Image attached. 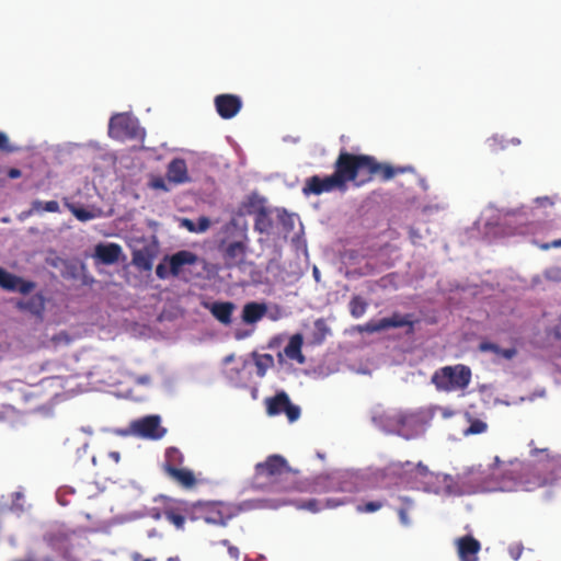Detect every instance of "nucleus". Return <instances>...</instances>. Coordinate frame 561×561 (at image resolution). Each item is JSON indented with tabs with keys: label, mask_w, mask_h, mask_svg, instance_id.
I'll return each instance as SVG.
<instances>
[{
	"label": "nucleus",
	"mask_w": 561,
	"mask_h": 561,
	"mask_svg": "<svg viewBox=\"0 0 561 561\" xmlns=\"http://www.w3.org/2000/svg\"><path fill=\"white\" fill-rule=\"evenodd\" d=\"M337 160L346 183L354 182L356 186L370 182L375 176L387 182L398 174L415 172L412 165L392 167L389 163L378 162L373 156L354 154L345 150L339 153Z\"/></svg>",
	"instance_id": "1"
},
{
	"label": "nucleus",
	"mask_w": 561,
	"mask_h": 561,
	"mask_svg": "<svg viewBox=\"0 0 561 561\" xmlns=\"http://www.w3.org/2000/svg\"><path fill=\"white\" fill-rule=\"evenodd\" d=\"M287 460L280 455H271L254 468L253 485L272 492L304 491Z\"/></svg>",
	"instance_id": "2"
},
{
	"label": "nucleus",
	"mask_w": 561,
	"mask_h": 561,
	"mask_svg": "<svg viewBox=\"0 0 561 561\" xmlns=\"http://www.w3.org/2000/svg\"><path fill=\"white\" fill-rule=\"evenodd\" d=\"M547 478L542 477L533 466L520 461H512L503 471L501 490L507 492H531L547 484Z\"/></svg>",
	"instance_id": "3"
},
{
	"label": "nucleus",
	"mask_w": 561,
	"mask_h": 561,
	"mask_svg": "<svg viewBox=\"0 0 561 561\" xmlns=\"http://www.w3.org/2000/svg\"><path fill=\"white\" fill-rule=\"evenodd\" d=\"M225 232L228 237L220 242L225 266L239 267L244 263L248 251L247 229L239 227L236 220H231L225 226Z\"/></svg>",
	"instance_id": "4"
},
{
	"label": "nucleus",
	"mask_w": 561,
	"mask_h": 561,
	"mask_svg": "<svg viewBox=\"0 0 561 561\" xmlns=\"http://www.w3.org/2000/svg\"><path fill=\"white\" fill-rule=\"evenodd\" d=\"M431 381L438 391L465 390L471 381V369L462 364L444 366L434 371Z\"/></svg>",
	"instance_id": "5"
},
{
	"label": "nucleus",
	"mask_w": 561,
	"mask_h": 561,
	"mask_svg": "<svg viewBox=\"0 0 561 561\" xmlns=\"http://www.w3.org/2000/svg\"><path fill=\"white\" fill-rule=\"evenodd\" d=\"M346 188V181L343 175L342 169L339 165V160L336 159L334 162V173L324 178H321L319 175H312L308 178L302 187V193L306 196L321 195L323 193H329L334 190L345 192Z\"/></svg>",
	"instance_id": "6"
},
{
	"label": "nucleus",
	"mask_w": 561,
	"mask_h": 561,
	"mask_svg": "<svg viewBox=\"0 0 561 561\" xmlns=\"http://www.w3.org/2000/svg\"><path fill=\"white\" fill-rule=\"evenodd\" d=\"M371 419L382 431L405 437H408L407 428L413 420L412 415L397 409L377 410Z\"/></svg>",
	"instance_id": "7"
},
{
	"label": "nucleus",
	"mask_w": 561,
	"mask_h": 561,
	"mask_svg": "<svg viewBox=\"0 0 561 561\" xmlns=\"http://www.w3.org/2000/svg\"><path fill=\"white\" fill-rule=\"evenodd\" d=\"M197 255L187 250H181L172 255H165L163 261L156 267V275L160 279H167L170 276L178 277L185 265H194L197 262Z\"/></svg>",
	"instance_id": "8"
},
{
	"label": "nucleus",
	"mask_w": 561,
	"mask_h": 561,
	"mask_svg": "<svg viewBox=\"0 0 561 561\" xmlns=\"http://www.w3.org/2000/svg\"><path fill=\"white\" fill-rule=\"evenodd\" d=\"M130 430L138 437L153 440L162 438L167 433V430L161 426L159 415H147L135 420L130 424Z\"/></svg>",
	"instance_id": "9"
},
{
	"label": "nucleus",
	"mask_w": 561,
	"mask_h": 561,
	"mask_svg": "<svg viewBox=\"0 0 561 561\" xmlns=\"http://www.w3.org/2000/svg\"><path fill=\"white\" fill-rule=\"evenodd\" d=\"M136 122L124 113L115 114L108 123V135L117 140L136 137Z\"/></svg>",
	"instance_id": "10"
},
{
	"label": "nucleus",
	"mask_w": 561,
	"mask_h": 561,
	"mask_svg": "<svg viewBox=\"0 0 561 561\" xmlns=\"http://www.w3.org/2000/svg\"><path fill=\"white\" fill-rule=\"evenodd\" d=\"M0 287L10 293L28 295L36 288V283L24 279L23 277L0 267Z\"/></svg>",
	"instance_id": "11"
},
{
	"label": "nucleus",
	"mask_w": 561,
	"mask_h": 561,
	"mask_svg": "<svg viewBox=\"0 0 561 561\" xmlns=\"http://www.w3.org/2000/svg\"><path fill=\"white\" fill-rule=\"evenodd\" d=\"M214 103L218 115L224 119L234 117L242 107L240 96L234 94H219L215 98Z\"/></svg>",
	"instance_id": "12"
},
{
	"label": "nucleus",
	"mask_w": 561,
	"mask_h": 561,
	"mask_svg": "<svg viewBox=\"0 0 561 561\" xmlns=\"http://www.w3.org/2000/svg\"><path fill=\"white\" fill-rule=\"evenodd\" d=\"M455 545L460 561H479L478 553L481 550V543L478 539L466 535L457 538Z\"/></svg>",
	"instance_id": "13"
},
{
	"label": "nucleus",
	"mask_w": 561,
	"mask_h": 561,
	"mask_svg": "<svg viewBox=\"0 0 561 561\" xmlns=\"http://www.w3.org/2000/svg\"><path fill=\"white\" fill-rule=\"evenodd\" d=\"M191 518L203 519L207 524L225 526L229 517L224 515L215 504H198L195 506V515H192Z\"/></svg>",
	"instance_id": "14"
},
{
	"label": "nucleus",
	"mask_w": 561,
	"mask_h": 561,
	"mask_svg": "<svg viewBox=\"0 0 561 561\" xmlns=\"http://www.w3.org/2000/svg\"><path fill=\"white\" fill-rule=\"evenodd\" d=\"M157 255V249L153 244H145L140 249H134L131 252V263L139 271L149 272L152 270L153 260Z\"/></svg>",
	"instance_id": "15"
},
{
	"label": "nucleus",
	"mask_w": 561,
	"mask_h": 561,
	"mask_svg": "<svg viewBox=\"0 0 561 561\" xmlns=\"http://www.w3.org/2000/svg\"><path fill=\"white\" fill-rule=\"evenodd\" d=\"M190 514L187 503H176L168 505L162 512V516L179 530L184 529L186 517Z\"/></svg>",
	"instance_id": "16"
},
{
	"label": "nucleus",
	"mask_w": 561,
	"mask_h": 561,
	"mask_svg": "<svg viewBox=\"0 0 561 561\" xmlns=\"http://www.w3.org/2000/svg\"><path fill=\"white\" fill-rule=\"evenodd\" d=\"M356 477L352 473L345 472L329 480V491H336L343 493H356L359 488L356 483Z\"/></svg>",
	"instance_id": "17"
},
{
	"label": "nucleus",
	"mask_w": 561,
	"mask_h": 561,
	"mask_svg": "<svg viewBox=\"0 0 561 561\" xmlns=\"http://www.w3.org/2000/svg\"><path fill=\"white\" fill-rule=\"evenodd\" d=\"M164 472L180 485L190 489L196 484L193 471L186 468H178L174 465H163Z\"/></svg>",
	"instance_id": "18"
},
{
	"label": "nucleus",
	"mask_w": 561,
	"mask_h": 561,
	"mask_svg": "<svg viewBox=\"0 0 561 561\" xmlns=\"http://www.w3.org/2000/svg\"><path fill=\"white\" fill-rule=\"evenodd\" d=\"M167 178L170 182L182 184L190 181L184 159L175 158L168 164Z\"/></svg>",
	"instance_id": "19"
},
{
	"label": "nucleus",
	"mask_w": 561,
	"mask_h": 561,
	"mask_svg": "<svg viewBox=\"0 0 561 561\" xmlns=\"http://www.w3.org/2000/svg\"><path fill=\"white\" fill-rule=\"evenodd\" d=\"M267 313V306L264 302L251 301L243 306L242 321L245 324H255Z\"/></svg>",
	"instance_id": "20"
},
{
	"label": "nucleus",
	"mask_w": 561,
	"mask_h": 561,
	"mask_svg": "<svg viewBox=\"0 0 561 561\" xmlns=\"http://www.w3.org/2000/svg\"><path fill=\"white\" fill-rule=\"evenodd\" d=\"M122 248L117 243L99 244L95 248V256L103 264H114L119 260Z\"/></svg>",
	"instance_id": "21"
},
{
	"label": "nucleus",
	"mask_w": 561,
	"mask_h": 561,
	"mask_svg": "<svg viewBox=\"0 0 561 561\" xmlns=\"http://www.w3.org/2000/svg\"><path fill=\"white\" fill-rule=\"evenodd\" d=\"M413 316L410 313L401 314L400 312H393L391 317L382 318L385 330L390 328H403L407 327V334L414 333V321Z\"/></svg>",
	"instance_id": "22"
},
{
	"label": "nucleus",
	"mask_w": 561,
	"mask_h": 561,
	"mask_svg": "<svg viewBox=\"0 0 561 561\" xmlns=\"http://www.w3.org/2000/svg\"><path fill=\"white\" fill-rule=\"evenodd\" d=\"M236 309V305L231 301L225 302H213L209 310L214 318L225 325H229L232 322V312Z\"/></svg>",
	"instance_id": "23"
},
{
	"label": "nucleus",
	"mask_w": 561,
	"mask_h": 561,
	"mask_svg": "<svg viewBox=\"0 0 561 561\" xmlns=\"http://www.w3.org/2000/svg\"><path fill=\"white\" fill-rule=\"evenodd\" d=\"M304 344V337L300 333L294 334L287 345L284 348L285 355L289 359L296 360L298 364H304L306 362V358L301 352V347Z\"/></svg>",
	"instance_id": "24"
},
{
	"label": "nucleus",
	"mask_w": 561,
	"mask_h": 561,
	"mask_svg": "<svg viewBox=\"0 0 561 561\" xmlns=\"http://www.w3.org/2000/svg\"><path fill=\"white\" fill-rule=\"evenodd\" d=\"M289 397L286 392L280 391L274 397L266 398V412L268 415H278L285 412L286 407L289 403Z\"/></svg>",
	"instance_id": "25"
},
{
	"label": "nucleus",
	"mask_w": 561,
	"mask_h": 561,
	"mask_svg": "<svg viewBox=\"0 0 561 561\" xmlns=\"http://www.w3.org/2000/svg\"><path fill=\"white\" fill-rule=\"evenodd\" d=\"M346 503L347 501L345 499H328L324 505H320V502L318 500L312 499L304 502L299 507L308 510L312 513H318L322 508H335Z\"/></svg>",
	"instance_id": "26"
},
{
	"label": "nucleus",
	"mask_w": 561,
	"mask_h": 561,
	"mask_svg": "<svg viewBox=\"0 0 561 561\" xmlns=\"http://www.w3.org/2000/svg\"><path fill=\"white\" fill-rule=\"evenodd\" d=\"M20 309L27 310L33 314H41L45 309V299L42 294H35L28 299L18 304Z\"/></svg>",
	"instance_id": "27"
},
{
	"label": "nucleus",
	"mask_w": 561,
	"mask_h": 561,
	"mask_svg": "<svg viewBox=\"0 0 561 561\" xmlns=\"http://www.w3.org/2000/svg\"><path fill=\"white\" fill-rule=\"evenodd\" d=\"M479 350L481 352H492L499 357H503L505 359H512L516 356L517 350L515 347L511 348H502L497 344L492 342H482L479 345Z\"/></svg>",
	"instance_id": "28"
},
{
	"label": "nucleus",
	"mask_w": 561,
	"mask_h": 561,
	"mask_svg": "<svg viewBox=\"0 0 561 561\" xmlns=\"http://www.w3.org/2000/svg\"><path fill=\"white\" fill-rule=\"evenodd\" d=\"M253 358L256 367V375L261 378L264 377L266 371L274 365V358L268 353L257 354L254 352Z\"/></svg>",
	"instance_id": "29"
},
{
	"label": "nucleus",
	"mask_w": 561,
	"mask_h": 561,
	"mask_svg": "<svg viewBox=\"0 0 561 561\" xmlns=\"http://www.w3.org/2000/svg\"><path fill=\"white\" fill-rule=\"evenodd\" d=\"M254 228L261 233L268 232V230L272 228V219L265 208H261L257 211L255 216Z\"/></svg>",
	"instance_id": "30"
},
{
	"label": "nucleus",
	"mask_w": 561,
	"mask_h": 561,
	"mask_svg": "<svg viewBox=\"0 0 561 561\" xmlns=\"http://www.w3.org/2000/svg\"><path fill=\"white\" fill-rule=\"evenodd\" d=\"M386 505H387L386 499L367 501V502H363V503L358 504L356 506V512L359 514H370V513H375V512L381 510Z\"/></svg>",
	"instance_id": "31"
},
{
	"label": "nucleus",
	"mask_w": 561,
	"mask_h": 561,
	"mask_svg": "<svg viewBox=\"0 0 561 561\" xmlns=\"http://www.w3.org/2000/svg\"><path fill=\"white\" fill-rule=\"evenodd\" d=\"M401 506L398 508V515L400 523L403 526H410L411 519L409 517L410 511L413 508V501L407 496L400 497Z\"/></svg>",
	"instance_id": "32"
},
{
	"label": "nucleus",
	"mask_w": 561,
	"mask_h": 561,
	"mask_svg": "<svg viewBox=\"0 0 561 561\" xmlns=\"http://www.w3.org/2000/svg\"><path fill=\"white\" fill-rule=\"evenodd\" d=\"M368 307L366 300L360 296H354L350 301V312L354 318H360Z\"/></svg>",
	"instance_id": "33"
},
{
	"label": "nucleus",
	"mask_w": 561,
	"mask_h": 561,
	"mask_svg": "<svg viewBox=\"0 0 561 561\" xmlns=\"http://www.w3.org/2000/svg\"><path fill=\"white\" fill-rule=\"evenodd\" d=\"M67 208L71 214L80 221H88L95 218V214L82 207H78L75 204L66 203Z\"/></svg>",
	"instance_id": "34"
},
{
	"label": "nucleus",
	"mask_w": 561,
	"mask_h": 561,
	"mask_svg": "<svg viewBox=\"0 0 561 561\" xmlns=\"http://www.w3.org/2000/svg\"><path fill=\"white\" fill-rule=\"evenodd\" d=\"M488 428V424L479 419H470V425L463 431L465 435H476L484 433Z\"/></svg>",
	"instance_id": "35"
},
{
	"label": "nucleus",
	"mask_w": 561,
	"mask_h": 561,
	"mask_svg": "<svg viewBox=\"0 0 561 561\" xmlns=\"http://www.w3.org/2000/svg\"><path fill=\"white\" fill-rule=\"evenodd\" d=\"M183 461V456L178 448L170 447L165 451V462L163 465H180Z\"/></svg>",
	"instance_id": "36"
},
{
	"label": "nucleus",
	"mask_w": 561,
	"mask_h": 561,
	"mask_svg": "<svg viewBox=\"0 0 561 561\" xmlns=\"http://www.w3.org/2000/svg\"><path fill=\"white\" fill-rule=\"evenodd\" d=\"M358 330L360 332H366V333L373 334L376 332L383 331L385 327H383L382 319H380L378 321L370 320V321L366 322L365 324L360 325L358 328Z\"/></svg>",
	"instance_id": "37"
},
{
	"label": "nucleus",
	"mask_w": 561,
	"mask_h": 561,
	"mask_svg": "<svg viewBox=\"0 0 561 561\" xmlns=\"http://www.w3.org/2000/svg\"><path fill=\"white\" fill-rule=\"evenodd\" d=\"M288 419L289 422H295L300 416V408L298 405L293 404L290 401L288 405L285 409L284 412Z\"/></svg>",
	"instance_id": "38"
},
{
	"label": "nucleus",
	"mask_w": 561,
	"mask_h": 561,
	"mask_svg": "<svg viewBox=\"0 0 561 561\" xmlns=\"http://www.w3.org/2000/svg\"><path fill=\"white\" fill-rule=\"evenodd\" d=\"M43 209H44V211H48V213H58L59 204L56 201H48V202H45Z\"/></svg>",
	"instance_id": "39"
},
{
	"label": "nucleus",
	"mask_w": 561,
	"mask_h": 561,
	"mask_svg": "<svg viewBox=\"0 0 561 561\" xmlns=\"http://www.w3.org/2000/svg\"><path fill=\"white\" fill-rule=\"evenodd\" d=\"M0 150L10 152L12 148L9 146V139L4 133L0 131Z\"/></svg>",
	"instance_id": "40"
},
{
	"label": "nucleus",
	"mask_w": 561,
	"mask_h": 561,
	"mask_svg": "<svg viewBox=\"0 0 561 561\" xmlns=\"http://www.w3.org/2000/svg\"><path fill=\"white\" fill-rule=\"evenodd\" d=\"M209 227V220L206 217H202L198 220V228L196 229L197 232L205 231Z\"/></svg>",
	"instance_id": "41"
},
{
	"label": "nucleus",
	"mask_w": 561,
	"mask_h": 561,
	"mask_svg": "<svg viewBox=\"0 0 561 561\" xmlns=\"http://www.w3.org/2000/svg\"><path fill=\"white\" fill-rule=\"evenodd\" d=\"M415 473H416L417 476L423 477V478H425V477H427V476L430 474V472H428L427 468H426L425 466L421 465V463H419V465L416 466V468H415Z\"/></svg>",
	"instance_id": "42"
},
{
	"label": "nucleus",
	"mask_w": 561,
	"mask_h": 561,
	"mask_svg": "<svg viewBox=\"0 0 561 561\" xmlns=\"http://www.w3.org/2000/svg\"><path fill=\"white\" fill-rule=\"evenodd\" d=\"M44 204L43 202L38 201V199H35L32 202V208H31V211H36V213H39V211H43V207H44Z\"/></svg>",
	"instance_id": "43"
},
{
	"label": "nucleus",
	"mask_w": 561,
	"mask_h": 561,
	"mask_svg": "<svg viewBox=\"0 0 561 561\" xmlns=\"http://www.w3.org/2000/svg\"><path fill=\"white\" fill-rule=\"evenodd\" d=\"M7 175L10 179H19L22 175V172H21L20 169L11 168V169L8 170Z\"/></svg>",
	"instance_id": "44"
},
{
	"label": "nucleus",
	"mask_w": 561,
	"mask_h": 561,
	"mask_svg": "<svg viewBox=\"0 0 561 561\" xmlns=\"http://www.w3.org/2000/svg\"><path fill=\"white\" fill-rule=\"evenodd\" d=\"M182 226L185 227L191 232H197L194 222L190 219H183Z\"/></svg>",
	"instance_id": "45"
},
{
	"label": "nucleus",
	"mask_w": 561,
	"mask_h": 561,
	"mask_svg": "<svg viewBox=\"0 0 561 561\" xmlns=\"http://www.w3.org/2000/svg\"><path fill=\"white\" fill-rule=\"evenodd\" d=\"M152 186L154 188H161V190H165V184H164V180L159 178V179H156L153 182H152Z\"/></svg>",
	"instance_id": "46"
},
{
	"label": "nucleus",
	"mask_w": 561,
	"mask_h": 561,
	"mask_svg": "<svg viewBox=\"0 0 561 561\" xmlns=\"http://www.w3.org/2000/svg\"><path fill=\"white\" fill-rule=\"evenodd\" d=\"M228 552L231 558L237 560L239 558V549L233 546H228Z\"/></svg>",
	"instance_id": "47"
},
{
	"label": "nucleus",
	"mask_w": 561,
	"mask_h": 561,
	"mask_svg": "<svg viewBox=\"0 0 561 561\" xmlns=\"http://www.w3.org/2000/svg\"><path fill=\"white\" fill-rule=\"evenodd\" d=\"M552 460L560 466L559 469L553 471L554 479H561V457L553 458Z\"/></svg>",
	"instance_id": "48"
},
{
	"label": "nucleus",
	"mask_w": 561,
	"mask_h": 561,
	"mask_svg": "<svg viewBox=\"0 0 561 561\" xmlns=\"http://www.w3.org/2000/svg\"><path fill=\"white\" fill-rule=\"evenodd\" d=\"M54 341L55 342L64 341L65 343H69L70 342V337L66 333H60V334H58V335H56L54 337Z\"/></svg>",
	"instance_id": "49"
},
{
	"label": "nucleus",
	"mask_w": 561,
	"mask_h": 561,
	"mask_svg": "<svg viewBox=\"0 0 561 561\" xmlns=\"http://www.w3.org/2000/svg\"><path fill=\"white\" fill-rule=\"evenodd\" d=\"M510 553H511V557H512L514 560H517V559L520 557L522 548H519V547H517V548H511V549H510Z\"/></svg>",
	"instance_id": "50"
},
{
	"label": "nucleus",
	"mask_w": 561,
	"mask_h": 561,
	"mask_svg": "<svg viewBox=\"0 0 561 561\" xmlns=\"http://www.w3.org/2000/svg\"><path fill=\"white\" fill-rule=\"evenodd\" d=\"M546 454L547 456H549V449L548 448H542V449H539V448H533L531 451H530V455L533 457H536L538 456L539 454Z\"/></svg>",
	"instance_id": "51"
},
{
	"label": "nucleus",
	"mask_w": 561,
	"mask_h": 561,
	"mask_svg": "<svg viewBox=\"0 0 561 561\" xmlns=\"http://www.w3.org/2000/svg\"><path fill=\"white\" fill-rule=\"evenodd\" d=\"M314 325L318 330L322 331V332H327L328 331V328L325 327V323L322 319H319L314 322Z\"/></svg>",
	"instance_id": "52"
},
{
	"label": "nucleus",
	"mask_w": 561,
	"mask_h": 561,
	"mask_svg": "<svg viewBox=\"0 0 561 561\" xmlns=\"http://www.w3.org/2000/svg\"><path fill=\"white\" fill-rule=\"evenodd\" d=\"M551 247H553V248H559V247H561V239L554 240L551 244H543V245H541V249H543V250H548V249H550Z\"/></svg>",
	"instance_id": "53"
},
{
	"label": "nucleus",
	"mask_w": 561,
	"mask_h": 561,
	"mask_svg": "<svg viewBox=\"0 0 561 561\" xmlns=\"http://www.w3.org/2000/svg\"><path fill=\"white\" fill-rule=\"evenodd\" d=\"M110 457L117 463L121 460V455L118 451H111Z\"/></svg>",
	"instance_id": "54"
},
{
	"label": "nucleus",
	"mask_w": 561,
	"mask_h": 561,
	"mask_svg": "<svg viewBox=\"0 0 561 561\" xmlns=\"http://www.w3.org/2000/svg\"><path fill=\"white\" fill-rule=\"evenodd\" d=\"M249 332H241V331H237L236 332V339L237 340H242V339H245L247 336H249Z\"/></svg>",
	"instance_id": "55"
},
{
	"label": "nucleus",
	"mask_w": 561,
	"mask_h": 561,
	"mask_svg": "<svg viewBox=\"0 0 561 561\" xmlns=\"http://www.w3.org/2000/svg\"><path fill=\"white\" fill-rule=\"evenodd\" d=\"M133 560H134V561H140V560H141V554H140V553H138V552L134 553V554H133Z\"/></svg>",
	"instance_id": "56"
},
{
	"label": "nucleus",
	"mask_w": 561,
	"mask_h": 561,
	"mask_svg": "<svg viewBox=\"0 0 561 561\" xmlns=\"http://www.w3.org/2000/svg\"><path fill=\"white\" fill-rule=\"evenodd\" d=\"M494 461H495L496 465L501 462L499 457H495Z\"/></svg>",
	"instance_id": "57"
},
{
	"label": "nucleus",
	"mask_w": 561,
	"mask_h": 561,
	"mask_svg": "<svg viewBox=\"0 0 561 561\" xmlns=\"http://www.w3.org/2000/svg\"><path fill=\"white\" fill-rule=\"evenodd\" d=\"M161 514H156L154 518H160Z\"/></svg>",
	"instance_id": "58"
},
{
	"label": "nucleus",
	"mask_w": 561,
	"mask_h": 561,
	"mask_svg": "<svg viewBox=\"0 0 561 561\" xmlns=\"http://www.w3.org/2000/svg\"><path fill=\"white\" fill-rule=\"evenodd\" d=\"M141 561H154L153 559H144Z\"/></svg>",
	"instance_id": "59"
}]
</instances>
